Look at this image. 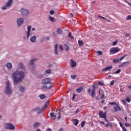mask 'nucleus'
Here are the masks:
<instances>
[{"instance_id":"nucleus-1","label":"nucleus","mask_w":131,"mask_h":131,"mask_svg":"<svg viewBox=\"0 0 131 131\" xmlns=\"http://www.w3.org/2000/svg\"><path fill=\"white\" fill-rule=\"evenodd\" d=\"M12 76L13 79L14 84L16 85V84H18L19 82H21L23 79L25 78L26 73L23 72V71H18V70H17L15 72H13Z\"/></svg>"},{"instance_id":"nucleus-2","label":"nucleus","mask_w":131,"mask_h":131,"mask_svg":"<svg viewBox=\"0 0 131 131\" xmlns=\"http://www.w3.org/2000/svg\"><path fill=\"white\" fill-rule=\"evenodd\" d=\"M4 93L6 95H8V96H10V95L12 94V89H11V88L10 87V82L9 81L6 82V86Z\"/></svg>"},{"instance_id":"nucleus-3","label":"nucleus","mask_w":131,"mask_h":131,"mask_svg":"<svg viewBox=\"0 0 131 131\" xmlns=\"http://www.w3.org/2000/svg\"><path fill=\"white\" fill-rule=\"evenodd\" d=\"M16 23L18 27H21V26H22L24 23V18L20 17L17 18L16 20Z\"/></svg>"},{"instance_id":"nucleus-4","label":"nucleus","mask_w":131,"mask_h":131,"mask_svg":"<svg viewBox=\"0 0 131 131\" xmlns=\"http://www.w3.org/2000/svg\"><path fill=\"white\" fill-rule=\"evenodd\" d=\"M6 129H9L10 130H14L15 129V126L12 123H7L5 126Z\"/></svg>"},{"instance_id":"nucleus-5","label":"nucleus","mask_w":131,"mask_h":131,"mask_svg":"<svg viewBox=\"0 0 131 131\" xmlns=\"http://www.w3.org/2000/svg\"><path fill=\"white\" fill-rule=\"evenodd\" d=\"M119 51H120V49H119V48L116 47V48H112L110 49V52L111 54H112L113 55H114V54H116L117 53H118Z\"/></svg>"},{"instance_id":"nucleus-6","label":"nucleus","mask_w":131,"mask_h":131,"mask_svg":"<svg viewBox=\"0 0 131 131\" xmlns=\"http://www.w3.org/2000/svg\"><path fill=\"white\" fill-rule=\"evenodd\" d=\"M31 30V26H28L27 31L26 32L27 39H29V37H30V35H31L30 31Z\"/></svg>"},{"instance_id":"nucleus-7","label":"nucleus","mask_w":131,"mask_h":131,"mask_svg":"<svg viewBox=\"0 0 131 131\" xmlns=\"http://www.w3.org/2000/svg\"><path fill=\"white\" fill-rule=\"evenodd\" d=\"M18 68H17L18 69H20V70H23L24 71L26 70V68L25 67V66H24V64L22 62H19L17 64Z\"/></svg>"},{"instance_id":"nucleus-8","label":"nucleus","mask_w":131,"mask_h":131,"mask_svg":"<svg viewBox=\"0 0 131 131\" xmlns=\"http://www.w3.org/2000/svg\"><path fill=\"white\" fill-rule=\"evenodd\" d=\"M52 86H53V83H50V84L49 86L43 85L42 87L41 90L42 91H47V90H50V89H51V88H52Z\"/></svg>"},{"instance_id":"nucleus-9","label":"nucleus","mask_w":131,"mask_h":131,"mask_svg":"<svg viewBox=\"0 0 131 131\" xmlns=\"http://www.w3.org/2000/svg\"><path fill=\"white\" fill-rule=\"evenodd\" d=\"M42 83H43V84H49L50 85V83H52V82H51L50 79L45 78L42 80Z\"/></svg>"},{"instance_id":"nucleus-10","label":"nucleus","mask_w":131,"mask_h":131,"mask_svg":"<svg viewBox=\"0 0 131 131\" xmlns=\"http://www.w3.org/2000/svg\"><path fill=\"white\" fill-rule=\"evenodd\" d=\"M21 13L23 16H27L29 14V11L25 9H21Z\"/></svg>"},{"instance_id":"nucleus-11","label":"nucleus","mask_w":131,"mask_h":131,"mask_svg":"<svg viewBox=\"0 0 131 131\" xmlns=\"http://www.w3.org/2000/svg\"><path fill=\"white\" fill-rule=\"evenodd\" d=\"M32 111L34 112H37V114H41L42 112L41 111V108L39 107H37L32 109Z\"/></svg>"},{"instance_id":"nucleus-12","label":"nucleus","mask_w":131,"mask_h":131,"mask_svg":"<svg viewBox=\"0 0 131 131\" xmlns=\"http://www.w3.org/2000/svg\"><path fill=\"white\" fill-rule=\"evenodd\" d=\"M70 65L72 68H74V67H76V62L74 61L73 59H71L70 61Z\"/></svg>"},{"instance_id":"nucleus-13","label":"nucleus","mask_w":131,"mask_h":131,"mask_svg":"<svg viewBox=\"0 0 131 131\" xmlns=\"http://www.w3.org/2000/svg\"><path fill=\"white\" fill-rule=\"evenodd\" d=\"M106 112L104 113L102 111H100L99 112V118H106Z\"/></svg>"},{"instance_id":"nucleus-14","label":"nucleus","mask_w":131,"mask_h":131,"mask_svg":"<svg viewBox=\"0 0 131 131\" xmlns=\"http://www.w3.org/2000/svg\"><path fill=\"white\" fill-rule=\"evenodd\" d=\"M114 110L115 112H117V111H120V110H121V107L117 104L116 106H114Z\"/></svg>"},{"instance_id":"nucleus-15","label":"nucleus","mask_w":131,"mask_h":131,"mask_svg":"<svg viewBox=\"0 0 131 131\" xmlns=\"http://www.w3.org/2000/svg\"><path fill=\"white\" fill-rule=\"evenodd\" d=\"M94 89L91 91V95L92 98H95V95H96V89H95V85H93Z\"/></svg>"},{"instance_id":"nucleus-16","label":"nucleus","mask_w":131,"mask_h":131,"mask_svg":"<svg viewBox=\"0 0 131 131\" xmlns=\"http://www.w3.org/2000/svg\"><path fill=\"white\" fill-rule=\"evenodd\" d=\"M18 88L19 92H21V93H25L26 91L25 88L22 86L21 85H18Z\"/></svg>"},{"instance_id":"nucleus-17","label":"nucleus","mask_w":131,"mask_h":131,"mask_svg":"<svg viewBox=\"0 0 131 131\" xmlns=\"http://www.w3.org/2000/svg\"><path fill=\"white\" fill-rule=\"evenodd\" d=\"M30 41L31 42H36V36H33L31 37L30 39Z\"/></svg>"},{"instance_id":"nucleus-18","label":"nucleus","mask_w":131,"mask_h":131,"mask_svg":"<svg viewBox=\"0 0 131 131\" xmlns=\"http://www.w3.org/2000/svg\"><path fill=\"white\" fill-rule=\"evenodd\" d=\"M6 67L8 68V69H12L13 68V64H12L11 62H8L6 63Z\"/></svg>"},{"instance_id":"nucleus-19","label":"nucleus","mask_w":131,"mask_h":131,"mask_svg":"<svg viewBox=\"0 0 131 131\" xmlns=\"http://www.w3.org/2000/svg\"><path fill=\"white\" fill-rule=\"evenodd\" d=\"M13 0H9L6 4L7 7H12V5H13Z\"/></svg>"},{"instance_id":"nucleus-20","label":"nucleus","mask_w":131,"mask_h":131,"mask_svg":"<svg viewBox=\"0 0 131 131\" xmlns=\"http://www.w3.org/2000/svg\"><path fill=\"white\" fill-rule=\"evenodd\" d=\"M40 125V123L39 122H35L33 125V127L34 128H37V127H38Z\"/></svg>"},{"instance_id":"nucleus-21","label":"nucleus","mask_w":131,"mask_h":131,"mask_svg":"<svg viewBox=\"0 0 131 131\" xmlns=\"http://www.w3.org/2000/svg\"><path fill=\"white\" fill-rule=\"evenodd\" d=\"M113 68L112 67V66L106 67L105 68L103 69V71H108V70H110L111 69H112Z\"/></svg>"},{"instance_id":"nucleus-22","label":"nucleus","mask_w":131,"mask_h":131,"mask_svg":"<svg viewBox=\"0 0 131 131\" xmlns=\"http://www.w3.org/2000/svg\"><path fill=\"white\" fill-rule=\"evenodd\" d=\"M83 87L80 86V87H79L76 90V92H77V93H78V94H79L80 93H81V92L83 91Z\"/></svg>"},{"instance_id":"nucleus-23","label":"nucleus","mask_w":131,"mask_h":131,"mask_svg":"<svg viewBox=\"0 0 131 131\" xmlns=\"http://www.w3.org/2000/svg\"><path fill=\"white\" fill-rule=\"evenodd\" d=\"M37 60V58L32 59L30 62V65H33L34 64V62H35V61H36Z\"/></svg>"},{"instance_id":"nucleus-24","label":"nucleus","mask_w":131,"mask_h":131,"mask_svg":"<svg viewBox=\"0 0 131 131\" xmlns=\"http://www.w3.org/2000/svg\"><path fill=\"white\" fill-rule=\"evenodd\" d=\"M50 117L52 118V117H53L54 118V119H56V117H57V116H56V115H55L54 114V112H51L50 113Z\"/></svg>"},{"instance_id":"nucleus-25","label":"nucleus","mask_w":131,"mask_h":131,"mask_svg":"<svg viewBox=\"0 0 131 131\" xmlns=\"http://www.w3.org/2000/svg\"><path fill=\"white\" fill-rule=\"evenodd\" d=\"M78 45L79 46V47H82V46L83 45V41L82 40H79L78 41Z\"/></svg>"},{"instance_id":"nucleus-26","label":"nucleus","mask_w":131,"mask_h":131,"mask_svg":"<svg viewBox=\"0 0 131 131\" xmlns=\"http://www.w3.org/2000/svg\"><path fill=\"white\" fill-rule=\"evenodd\" d=\"M39 98L41 99V100H43V99H46V95L42 94V95H39L38 96Z\"/></svg>"},{"instance_id":"nucleus-27","label":"nucleus","mask_w":131,"mask_h":131,"mask_svg":"<svg viewBox=\"0 0 131 131\" xmlns=\"http://www.w3.org/2000/svg\"><path fill=\"white\" fill-rule=\"evenodd\" d=\"M7 8H11V6H7V3L5 4V6L2 7V10H6Z\"/></svg>"},{"instance_id":"nucleus-28","label":"nucleus","mask_w":131,"mask_h":131,"mask_svg":"<svg viewBox=\"0 0 131 131\" xmlns=\"http://www.w3.org/2000/svg\"><path fill=\"white\" fill-rule=\"evenodd\" d=\"M31 70L32 71V73H34V71L36 70L35 66H33L32 68L31 69Z\"/></svg>"},{"instance_id":"nucleus-29","label":"nucleus","mask_w":131,"mask_h":131,"mask_svg":"<svg viewBox=\"0 0 131 131\" xmlns=\"http://www.w3.org/2000/svg\"><path fill=\"white\" fill-rule=\"evenodd\" d=\"M105 127H108V126H111V127H112V123H110V122H108V123H106L105 124Z\"/></svg>"},{"instance_id":"nucleus-30","label":"nucleus","mask_w":131,"mask_h":131,"mask_svg":"<svg viewBox=\"0 0 131 131\" xmlns=\"http://www.w3.org/2000/svg\"><path fill=\"white\" fill-rule=\"evenodd\" d=\"M73 120L74 121H76L74 123V125L76 126V125H77V124H78V123H79V121L76 119H74Z\"/></svg>"},{"instance_id":"nucleus-31","label":"nucleus","mask_w":131,"mask_h":131,"mask_svg":"<svg viewBox=\"0 0 131 131\" xmlns=\"http://www.w3.org/2000/svg\"><path fill=\"white\" fill-rule=\"evenodd\" d=\"M49 19L52 22H54L55 21V18L52 16H49Z\"/></svg>"},{"instance_id":"nucleus-32","label":"nucleus","mask_w":131,"mask_h":131,"mask_svg":"<svg viewBox=\"0 0 131 131\" xmlns=\"http://www.w3.org/2000/svg\"><path fill=\"white\" fill-rule=\"evenodd\" d=\"M119 59H114L113 60V61L114 62V63H118V62H119Z\"/></svg>"},{"instance_id":"nucleus-33","label":"nucleus","mask_w":131,"mask_h":131,"mask_svg":"<svg viewBox=\"0 0 131 131\" xmlns=\"http://www.w3.org/2000/svg\"><path fill=\"white\" fill-rule=\"evenodd\" d=\"M57 32L58 34H62V30L61 29H57Z\"/></svg>"},{"instance_id":"nucleus-34","label":"nucleus","mask_w":131,"mask_h":131,"mask_svg":"<svg viewBox=\"0 0 131 131\" xmlns=\"http://www.w3.org/2000/svg\"><path fill=\"white\" fill-rule=\"evenodd\" d=\"M121 72V70L118 69L116 72H114V74H118Z\"/></svg>"},{"instance_id":"nucleus-35","label":"nucleus","mask_w":131,"mask_h":131,"mask_svg":"<svg viewBox=\"0 0 131 131\" xmlns=\"http://www.w3.org/2000/svg\"><path fill=\"white\" fill-rule=\"evenodd\" d=\"M126 56H127V55H123L122 57H121L119 60L120 61H122V60H123V59H124V58H125V57H126Z\"/></svg>"},{"instance_id":"nucleus-36","label":"nucleus","mask_w":131,"mask_h":131,"mask_svg":"<svg viewBox=\"0 0 131 131\" xmlns=\"http://www.w3.org/2000/svg\"><path fill=\"white\" fill-rule=\"evenodd\" d=\"M128 64H129V62H128V61H126V62H123V66H127V65H128Z\"/></svg>"},{"instance_id":"nucleus-37","label":"nucleus","mask_w":131,"mask_h":131,"mask_svg":"<svg viewBox=\"0 0 131 131\" xmlns=\"http://www.w3.org/2000/svg\"><path fill=\"white\" fill-rule=\"evenodd\" d=\"M96 53L97 54H98L99 56H102V55H103V52H102L101 51H97Z\"/></svg>"},{"instance_id":"nucleus-38","label":"nucleus","mask_w":131,"mask_h":131,"mask_svg":"<svg viewBox=\"0 0 131 131\" xmlns=\"http://www.w3.org/2000/svg\"><path fill=\"white\" fill-rule=\"evenodd\" d=\"M84 124H85V121H82L81 123V127H83V126H84Z\"/></svg>"},{"instance_id":"nucleus-39","label":"nucleus","mask_w":131,"mask_h":131,"mask_svg":"<svg viewBox=\"0 0 131 131\" xmlns=\"http://www.w3.org/2000/svg\"><path fill=\"white\" fill-rule=\"evenodd\" d=\"M126 20H131V15H128L126 18Z\"/></svg>"},{"instance_id":"nucleus-40","label":"nucleus","mask_w":131,"mask_h":131,"mask_svg":"<svg viewBox=\"0 0 131 131\" xmlns=\"http://www.w3.org/2000/svg\"><path fill=\"white\" fill-rule=\"evenodd\" d=\"M45 72L47 73L48 74L51 73V70L48 69L45 71Z\"/></svg>"},{"instance_id":"nucleus-41","label":"nucleus","mask_w":131,"mask_h":131,"mask_svg":"<svg viewBox=\"0 0 131 131\" xmlns=\"http://www.w3.org/2000/svg\"><path fill=\"white\" fill-rule=\"evenodd\" d=\"M126 102H128V103H129L130 102V99H129V97H126Z\"/></svg>"},{"instance_id":"nucleus-42","label":"nucleus","mask_w":131,"mask_h":131,"mask_svg":"<svg viewBox=\"0 0 131 131\" xmlns=\"http://www.w3.org/2000/svg\"><path fill=\"white\" fill-rule=\"evenodd\" d=\"M125 125L126 127H128V126H130V123H125Z\"/></svg>"},{"instance_id":"nucleus-43","label":"nucleus","mask_w":131,"mask_h":131,"mask_svg":"<svg viewBox=\"0 0 131 131\" xmlns=\"http://www.w3.org/2000/svg\"><path fill=\"white\" fill-rule=\"evenodd\" d=\"M104 98H105V94L104 93H102L100 97V99H104Z\"/></svg>"},{"instance_id":"nucleus-44","label":"nucleus","mask_w":131,"mask_h":131,"mask_svg":"<svg viewBox=\"0 0 131 131\" xmlns=\"http://www.w3.org/2000/svg\"><path fill=\"white\" fill-rule=\"evenodd\" d=\"M49 103L48 101H47V102H46L45 103L44 106H45V107H48V106H49Z\"/></svg>"},{"instance_id":"nucleus-45","label":"nucleus","mask_w":131,"mask_h":131,"mask_svg":"<svg viewBox=\"0 0 131 131\" xmlns=\"http://www.w3.org/2000/svg\"><path fill=\"white\" fill-rule=\"evenodd\" d=\"M69 37H71V38H72L73 39V38H74V37L71 35V32H70L69 34Z\"/></svg>"},{"instance_id":"nucleus-46","label":"nucleus","mask_w":131,"mask_h":131,"mask_svg":"<svg viewBox=\"0 0 131 131\" xmlns=\"http://www.w3.org/2000/svg\"><path fill=\"white\" fill-rule=\"evenodd\" d=\"M50 14L51 15H54V14H55V11H54L53 10H51V11H50Z\"/></svg>"},{"instance_id":"nucleus-47","label":"nucleus","mask_w":131,"mask_h":131,"mask_svg":"<svg viewBox=\"0 0 131 131\" xmlns=\"http://www.w3.org/2000/svg\"><path fill=\"white\" fill-rule=\"evenodd\" d=\"M71 77L72 79H74V80L76 78V76H75V75H72V76H71Z\"/></svg>"},{"instance_id":"nucleus-48","label":"nucleus","mask_w":131,"mask_h":131,"mask_svg":"<svg viewBox=\"0 0 131 131\" xmlns=\"http://www.w3.org/2000/svg\"><path fill=\"white\" fill-rule=\"evenodd\" d=\"M109 104H110V105H116L117 103H115V102H110V103H109Z\"/></svg>"},{"instance_id":"nucleus-49","label":"nucleus","mask_w":131,"mask_h":131,"mask_svg":"<svg viewBox=\"0 0 131 131\" xmlns=\"http://www.w3.org/2000/svg\"><path fill=\"white\" fill-rule=\"evenodd\" d=\"M117 45V41H115L113 42V46H116Z\"/></svg>"},{"instance_id":"nucleus-50","label":"nucleus","mask_w":131,"mask_h":131,"mask_svg":"<svg viewBox=\"0 0 131 131\" xmlns=\"http://www.w3.org/2000/svg\"><path fill=\"white\" fill-rule=\"evenodd\" d=\"M98 84H100V85H104V83L101 82V81H99L98 82Z\"/></svg>"},{"instance_id":"nucleus-51","label":"nucleus","mask_w":131,"mask_h":131,"mask_svg":"<svg viewBox=\"0 0 131 131\" xmlns=\"http://www.w3.org/2000/svg\"><path fill=\"white\" fill-rule=\"evenodd\" d=\"M59 49H60V50H61V51H63V46H62V45H60Z\"/></svg>"},{"instance_id":"nucleus-52","label":"nucleus","mask_w":131,"mask_h":131,"mask_svg":"<svg viewBox=\"0 0 131 131\" xmlns=\"http://www.w3.org/2000/svg\"><path fill=\"white\" fill-rule=\"evenodd\" d=\"M110 84L111 85H113V84H114V80L111 81L110 82Z\"/></svg>"},{"instance_id":"nucleus-53","label":"nucleus","mask_w":131,"mask_h":131,"mask_svg":"<svg viewBox=\"0 0 131 131\" xmlns=\"http://www.w3.org/2000/svg\"><path fill=\"white\" fill-rule=\"evenodd\" d=\"M46 109H47V107L45 105L41 108V110H46Z\"/></svg>"},{"instance_id":"nucleus-54","label":"nucleus","mask_w":131,"mask_h":131,"mask_svg":"<svg viewBox=\"0 0 131 131\" xmlns=\"http://www.w3.org/2000/svg\"><path fill=\"white\" fill-rule=\"evenodd\" d=\"M120 126L122 127V129H123V125L121 123V122H119Z\"/></svg>"},{"instance_id":"nucleus-55","label":"nucleus","mask_w":131,"mask_h":131,"mask_svg":"<svg viewBox=\"0 0 131 131\" xmlns=\"http://www.w3.org/2000/svg\"><path fill=\"white\" fill-rule=\"evenodd\" d=\"M55 50H57L58 49V45H55L54 46Z\"/></svg>"},{"instance_id":"nucleus-56","label":"nucleus","mask_w":131,"mask_h":131,"mask_svg":"<svg viewBox=\"0 0 131 131\" xmlns=\"http://www.w3.org/2000/svg\"><path fill=\"white\" fill-rule=\"evenodd\" d=\"M3 31L2 30V29H0V35H2V34H3Z\"/></svg>"},{"instance_id":"nucleus-57","label":"nucleus","mask_w":131,"mask_h":131,"mask_svg":"<svg viewBox=\"0 0 131 131\" xmlns=\"http://www.w3.org/2000/svg\"><path fill=\"white\" fill-rule=\"evenodd\" d=\"M66 51H69V46H67L66 48Z\"/></svg>"},{"instance_id":"nucleus-58","label":"nucleus","mask_w":131,"mask_h":131,"mask_svg":"<svg viewBox=\"0 0 131 131\" xmlns=\"http://www.w3.org/2000/svg\"><path fill=\"white\" fill-rule=\"evenodd\" d=\"M55 55H58V51H57V50H55Z\"/></svg>"},{"instance_id":"nucleus-59","label":"nucleus","mask_w":131,"mask_h":131,"mask_svg":"<svg viewBox=\"0 0 131 131\" xmlns=\"http://www.w3.org/2000/svg\"><path fill=\"white\" fill-rule=\"evenodd\" d=\"M78 112H79V110H77V111H76L75 112V114H77V113H78Z\"/></svg>"},{"instance_id":"nucleus-60","label":"nucleus","mask_w":131,"mask_h":131,"mask_svg":"<svg viewBox=\"0 0 131 131\" xmlns=\"http://www.w3.org/2000/svg\"><path fill=\"white\" fill-rule=\"evenodd\" d=\"M72 100H74L75 99V95H74L72 97Z\"/></svg>"},{"instance_id":"nucleus-61","label":"nucleus","mask_w":131,"mask_h":131,"mask_svg":"<svg viewBox=\"0 0 131 131\" xmlns=\"http://www.w3.org/2000/svg\"><path fill=\"white\" fill-rule=\"evenodd\" d=\"M43 40H45L43 39H41L40 41V42H41V43L43 42Z\"/></svg>"},{"instance_id":"nucleus-62","label":"nucleus","mask_w":131,"mask_h":131,"mask_svg":"<svg viewBox=\"0 0 131 131\" xmlns=\"http://www.w3.org/2000/svg\"><path fill=\"white\" fill-rule=\"evenodd\" d=\"M122 129H123V131H127V130H126L125 127H123Z\"/></svg>"},{"instance_id":"nucleus-63","label":"nucleus","mask_w":131,"mask_h":131,"mask_svg":"<svg viewBox=\"0 0 131 131\" xmlns=\"http://www.w3.org/2000/svg\"><path fill=\"white\" fill-rule=\"evenodd\" d=\"M63 128H60L58 131H63Z\"/></svg>"},{"instance_id":"nucleus-64","label":"nucleus","mask_w":131,"mask_h":131,"mask_svg":"<svg viewBox=\"0 0 131 131\" xmlns=\"http://www.w3.org/2000/svg\"><path fill=\"white\" fill-rule=\"evenodd\" d=\"M47 131H52V129L49 128L47 129Z\"/></svg>"}]
</instances>
